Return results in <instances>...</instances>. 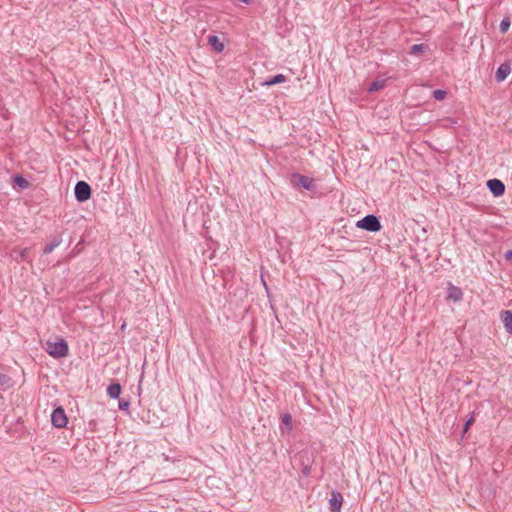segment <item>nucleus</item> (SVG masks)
<instances>
[{
    "label": "nucleus",
    "mask_w": 512,
    "mask_h": 512,
    "mask_svg": "<svg viewBox=\"0 0 512 512\" xmlns=\"http://www.w3.org/2000/svg\"><path fill=\"white\" fill-rule=\"evenodd\" d=\"M501 319L506 331L512 334V311L505 310L501 312Z\"/></svg>",
    "instance_id": "nucleus-12"
},
{
    "label": "nucleus",
    "mask_w": 512,
    "mask_h": 512,
    "mask_svg": "<svg viewBox=\"0 0 512 512\" xmlns=\"http://www.w3.org/2000/svg\"><path fill=\"white\" fill-rule=\"evenodd\" d=\"M62 242L61 237L56 236L50 243H47L43 248V254H50L56 247H58Z\"/></svg>",
    "instance_id": "nucleus-16"
},
{
    "label": "nucleus",
    "mask_w": 512,
    "mask_h": 512,
    "mask_svg": "<svg viewBox=\"0 0 512 512\" xmlns=\"http://www.w3.org/2000/svg\"><path fill=\"white\" fill-rule=\"evenodd\" d=\"M130 407V400L125 398H119L118 401V408L122 411H128Z\"/></svg>",
    "instance_id": "nucleus-23"
},
{
    "label": "nucleus",
    "mask_w": 512,
    "mask_h": 512,
    "mask_svg": "<svg viewBox=\"0 0 512 512\" xmlns=\"http://www.w3.org/2000/svg\"><path fill=\"white\" fill-rule=\"evenodd\" d=\"M239 2L250 4L252 0H238Z\"/></svg>",
    "instance_id": "nucleus-27"
},
{
    "label": "nucleus",
    "mask_w": 512,
    "mask_h": 512,
    "mask_svg": "<svg viewBox=\"0 0 512 512\" xmlns=\"http://www.w3.org/2000/svg\"><path fill=\"white\" fill-rule=\"evenodd\" d=\"M28 254H29V249L28 248L21 249V250L18 251V256L16 257V259L17 260L20 259L21 261H23V260H25L27 258Z\"/></svg>",
    "instance_id": "nucleus-24"
},
{
    "label": "nucleus",
    "mask_w": 512,
    "mask_h": 512,
    "mask_svg": "<svg viewBox=\"0 0 512 512\" xmlns=\"http://www.w3.org/2000/svg\"><path fill=\"white\" fill-rule=\"evenodd\" d=\"M486 184L489 191L495 197H500L505 193V184L497 178L488 180Z\"/></svg>",
    "instance_id": "nucleus-6"
},
{
    "label": "nucleus",
    "mask_w": 512,
    "mask_h": 512,
    "mask_svg": "<svg viewBox=\"0 0 512 512\" xmlns=\"http://www.w3.org/2000/svg\"><path fill=\"white\" fill-rule=\"evenodd\" d=\"M208 44L216 51L222 52L224 50V44L221 42L218 36L209 35L208 36Z\"/></svg>",
    "instance_id": "nucleus-13"
},
{
    "label": "nucleus",
    "mask_w": 512,
    "mask_h": 512,
    "mask_svg": "<svg viewBox=\"0 0 512 512\" xmlns=\"http://www.w3.org/2000/svg\"><path fill=\"white\" fill-rule=\"evenodd\" d=\"M356 227L368 232H378L382 225L380 219L374 214H368L356 222Z\"/></svg>",
    "instance_id": "nucleus-2"
},
{
    "label": "nucleus",
    "mask_w": 512,
    "mask_h": 512,
    "mask_svg": "<svg viewBox=\"0 0 512 512\" xmlns=\"http://www.w3.org/2000/svg\"><path fill=\"white\" fill-rule=\"evenodd\" d=\"M291 181L294 185L300 186L308 191H313L316 189V185L313 178H310L299 173H293Z\"/></svg>",
    "instance_id": "nucleus-4"
},
{
    "label": "nucleus",
    "mask_w": 512,
    "mask_h": 512,
    "mask_svg": "<svg viewBox=\"0 0 512 512\" xmlns=\"http://www.w3.org/2000/svg\"><path fill=\"white\" fill-rule=\"evenodd\" d=\"M384 86H385V80H376L370 84L368 91L369 92L378 91V90L382 89Z\"/></svg>",
    "instance_id": "nucleus-18"
},
{
    "label": "nucleus",
    "mask_w": 512,
    "mask_h": 512,
    "mask_svg": "<svg viewBox=\"0 0 512 512\" xmlns=\"http://www.w3.org/2000/svg\"><path fill=\"white\" fill-rule=\"evenodd\" d=\"M342 503V494L337 490H333L331 492V498L329 499L330 512H341Z\"/></svg>",
    "instance_id": "nucleus-7"
},
{
    "label": "nucleus",
    "mask_w": 512,
    "mask_h": 512,
    "mask_svg": "<svg viewBox=\"0 0 512 512\" xmlns=\"http://www.w3.org/2000/svg\"><path fill=\"white\" fill-rule=\"evenodd\" d=\"M75 199L79 203H84L91 198L92 189L85 181H78L74 187Z\"/></svg>",
    "instance_id": "nucleus-3"
},
{
    "label": "nucleus",
    "mask_w": 512,
    "mask_h": 512,
    "mask_svg": "<svg viewBox=\"0 0 512 512\" xmlns=\"http://www.w3.org/2000/svg\"><path fill=\"white\" fill-rule=\"evenodd\" d=\"M474 422H475V412H473L471 414V416L466 420L465 424L463 425L462 435H465L467 433V431L469 430V428L471 427V425Z\"/></svg>",
    "instance_id": "nucleus-22"
},
{
    "label": "nucleus",
    "mask_w": 512,
    "mask_h": 512,
    "mask_svg": "<svg viewBox=\"0 0 512 512\" xmlns=\"http://www.w3.org/2000/svg\"><path fill=\"white\" fill-rule=\"evenodd\" d=\"M286 80V77L283 75V74H276L270 78H268L267 80H265L262 85L263 86H273V85H276V84H280V83H283L285 82Z\"/></svg>",
    "instance_id": "nucleus-15"
},
{
    "label": "nucleus",
    "mask_w": 512,
    "mask_h": 512,
    "mask_svg": "<svg viewBox=\"0 0 512 512\" xmlns=\"http://www.w3.org/2000/svg\"><path fill=\"white\" fill-rule=\"evenodd\" d=\"M311 472V466L309 464L302 463V474L303 476H309Z\"/></svg>",
    "instance_id": "nucleus-25"
},
{
    "label": "nucleus",
    "mask_w": 512,
    "mask_h": 512,
    "mask_svg": "<svg viewBox=\"0 0 512 512\" xmlns=\"http://www.w3.org/2000/svg\"><path fill=\"white\" fill-rule=\"evenodd\" d=\"M12 183L14 186L18 187L20 190L28 189L31 186V183L20 174H15L12 177Z\"/></svg>",
    "instance_id": "nucleus-10"
},
{
    "label": "nucleus",
    "mask_w": 512,
    "mask_h": 512,
    "mask_svg": "<svg viewBox=\"0 0 512 512\" xmlns=\"http://www.w3.org/2000/svg\"><path fill=\"white\" fill-rule=\"evenodd\" d=\"M511 25L509 17H505L501 20L499 30L501 33H506Z\"/></svg>",
    "instance_id": "nucleus-20"
},
{
    "label": "nucleus",
    "mask_w": 512,
    "mask_h": 512,
    "mask_svg": "<svg viewBox=\"0 0 512 512\" xmlns=\"http://www.w3.org/2000/svg\"><path fill=\"white\" fill-rule=\"evenodd\" d=\"M46 352L55 359L64 358L69 353V346L65 339L60 338L55 342L47 341Z\"/></svg>",
    "instance_id": "nucleus-1"
},
{
    "label": "nucleus",
    "mask_w": 512,
    "mask_h": 512,
    "mask_svg": "<svg viewBox=\"0 0 512 512\" xmlns=\"http://www.w3.org/2000/svg\"><path fill=\"white\" fill-rule=\"evenodd\" d=\"M12 385V378L5 373L0 372V386L9 388Z\"/></svg>",
    "instance_id": "nucleus-17"
},
{
    "label": "nucleus",
    "mask_w": 512,
    "mask_h": 512,
    "mask_svg": "<svg viewBox=\"0 0 512 512\" xmlns=\"http://www.w3.org/2000/svg\"><path fill=\"white\" fill-rule=\"evenodd\" d=\"M511 73V64L509 61L502 63L496 70L495 79L497 82H503Z\"/></svg>",
    "instance_id": "nucleus-8"
},
{
    "label": "nucleus",
    "mask_w": 512,
    "mask_h": 512,
    "mask_svg": "<svg viewBox=\"0 0 512 512\" xmlns=\"http://www.w3.org/2000/svg\"><path fill=\"white\" fill-rule=\"evenodd\" d=\"M463 298V292L461 288L449 283L447 288V299L452 300L454 302H459Z\"/></svg>",
    "instance_id": "nucleus-9"
},
{
    "label": "nucleus",
    "mask_w": 512,
    "mask_h": 512,
    "mask_svg": "<svg viewBox=\"0 0 512 512\" xmlns=\"http://www.w3.org/2000/svg\"><path fill=\"white\" fill-rule=\"evenodd\" d=\"M428 48L427 45L425 44H414L411 46L410 48V54H419V53H422L424 52L426 49Z\"/></svg>",
    "instance_id": "nucleus-19"
},
{
    "label": "nucleus",
    "mask_w": 512,
    "mask_h": 512,
    "mask_svg": "<svg viewBox=\"0 0 512 512\" xmlns=\"http://www.w3.org/2000/svg\"><path fill=\"white\" fill-rule=\"evenodd\" d=\"M52 425L56 428H63L67 425L68 419L65 410L59 406L51 414Z\"/></svg>",
    "instance_id": "nucleus-5"
},
{
    "label": "nucleus",
    "mask_w": 512,
    "mask_h": 512,
    "mask_svg": "<svg viewBox=\"0 0 512 512\" xmlns=\"http://www.w3.org/2000/svg\"><path fill=\"white\" fill-rule=\"evenodd\" d=\"M281 424H282V426H281L280 429H281L282 433H284L285 430L287 432L291 431L292 430V416H291V414H289V413L283 414L281 416Z\"/></svg>",
    "instance_id": "nucleus-14"
},
{
    "label": "nucleus",
    "mask_w": 512,
    "mask_h": 512,
    "mask_svg": "<svg viewBox=\"0 0 512 512\" xmlns=\"http://www.w3.org/2000/svg\"><path fill=\"white\" fill-rule=\"evenodd\" d=\"M447 91L443 89H437L433 91V98L437 101H442L446 98Z\"/></svg>",
    "instance_id": "nucleus-21"
},
{
    "label": "nucleus",
    "mask_w": 512,
    "mask_h": 512,
    "mask_svg": "<svg viewBox=\"0 0 512 512\" xmlns=\"http://www.w3.org/2000/svg\"><path fill=\"white\" fill-rule=\"evenodd\" d=\"M504 258H505L506 260H508V261H509V260H512V249L507 250V251L505 252V254H504Z\"/></svg>",
    "instance_id": "nucleus-26"
},
{
    "label": "nucleus",
    "mask_w": 512,
    "mask_h": 512,
    "mask_svg": "<svg viewBox=\"0 0 512 512\" xmlns=\"http://www.w3.org/2000/svg\"><path fill=\"white\" fill-rule=\"evenodd\" d=\"M122 387L119 382H113L107 387V394L111 399H119Z\"/></svg>",
    "instance_id": "nucleus-11"
}]
</instances>
